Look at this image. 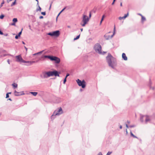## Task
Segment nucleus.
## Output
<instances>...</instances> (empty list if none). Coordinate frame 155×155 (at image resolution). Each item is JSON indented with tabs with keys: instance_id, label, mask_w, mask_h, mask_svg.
I'll use <instances>...</instances> for the list:
<instances>
[{
	"instance_id": "obj_30",
	"label": "nucleus",
	"mask_w": 155,
	"mask_h": 155,
	"mask_svg": "<svg viewBox=\"0 0 155 155\" xmlns=\"http://www.w3.org/2000/svg\"><path fill=\"white\" fill-rule=\"evenodd\" d=\"M4 3V1H3V2H2L1 3V5H0V8L3 6V5Z\"/></svg>"
},
{
	"instance_id": "obj_35",
	"label": "nucleus",
	"mask_w": 155,
	"mask_h": 155,
	"mask_svg": "<svg viewBox=\"0 0 155 155\" xmlns=\"http://www.w3.org/2000/svg\"><path fill=\"white\" fill-rule=\"evenodd\" d=\"M41 8H40V7L39 6V9H37V11H41Z\"/></svg>"
},
{
	"instance_id": "obj_54",
	"label": "nucleus",
	"mask_w": 155,
	"mask_h": 155,
	"mask_svg": "<svg viewBox=\"0 0 155 155\" xmlns=\"http://www.w3.org/2000/svg\"><path fill=\"white\" fill-rule=\"evenodd\" d=\"M6 51L5 50H3L2 51V52H3V53L5 52H6Z\"/></svg>"
},
{
	"instance_id": "obj_49",
	"label": "nucleus",
	"mask_w": 155,
	"mask_h": 155,
	"mask_svg": "<svg viewBox=\"0 0 155 155\" xmlns=\"http://www.w3.org/2000/svg\"><path fill=\"white\" fill-rule=\"evenodd\" d=\"M115 1V0H114L113 2L112 3V5H113L114 4Z\"/></svg>"
},
{
	"instance_id": "obj_6",
	"label": "nucleus",
	"mask_w": 155,
	"mask_h": 155,
	"mask_svg": "<svg viewBox=\"0 0 155 155\" xmlns=\"http://www.w3.org/2000/svg\"><path fill=\"white\" fill-rule=\"evenodd\" d=\"M76 81L78 84V85L79 86H81L83 88H84L85 87L86 82L84 80H83L82 81H81L80 80L78 79L76 80Z\"/></svg>"
},
{
	"instance_id": "obj_11",
	"label": "nucleus",
	"mask_w": 155,
	"mask_h": 155,
	"mask_svg": "<svg viewBox=\"0 0 155 155\" xmlns=\"http://www.w3.org/2000/svg\"><path fill=\"white\" fill-rule=\"evenodd\" d=\"M17 59L16 61L18 62H22L23 59L21 57V55H18L15 57Z\"/></svg>"
},
{
	"instance_id": "obj_47",
	"label": "nucleus",
	"mask_w": 155,
	"mask_h": 155,
	"mask_svg": "<svg viewBox=\"0 0 155 155\" xmlns=\"http://www.w3.org/2000/svg\"><path fill=\"white\" fill-rule=\"evenodd\" d=\"M7 62L9 64H10V60L9 59L7 60Z\"/></svg>"
},
{
	"instance_id": "obj_5",
	"label": "nucleus",
	"mask_w": 155,
	"mask_h": 155,
	"mask_svg": "<svg viewBox=\"0 0 155 155\" xmlns=\"http://www.w3.org/2000/svg\"><path fill=\"white\" fill-rule=\"evenodd\" d=\"M94 49L95 51L100 54H102L101 47V45L98 44H96L94 47Z\"/></svg>"
},
{
	"instance_id": "obj_60",
	"label": "nucleus",
	"mask_w": 155,
	"mask_h": 155,
	"mask_svg": "<svg viewBox=\"0 0 155 155\" xmlns=\"http://www.w3.org/2000/svg\"><path fill=\"white\" fill-rule=\"evenodd\" d=\"M80 30H81V31H83V28H81Z\"/></svg>"
},
{
	"instance_id": "obj_48",
	"label": "nucleus",
	"mask_w": 155,
	"mask_h": 155,
	"mask_svg": "<svg viewBox=\"0 0 155 155\" xmlns=\"http://www.w3.org/2000/svg\"><path fill=\"white\" fill-rule=\"evenodd\" d=\"M12 0H7V2L8 3L9 2L12 1Z\"/></svg>"
},
{
	"instance_id": "obj_2",
	"label": "nucleus",
	"mask_w": 155,
	"mask_h": 155,
	"mask_svg": "<svg viewBox=\"0 0 155 155\" xmlns=\"http://www.w3.org/2000/svg\"><path fill=\"white\" fill-rule=\"evenodd\" d=\"M106 59L109 65L112 68H114V58L110 54L106 57Z\"/></svg>"
},
{
	"instance_id": "obj_3",
	"label": "nucleus",
	"mask_w": 155,
	"mask_h": 155,
	"mask_svg": "<svg viewBox=\"0 0 155 155\" xmlns=\"http://www.w3.org/2000/svg\"><path fill=\"white\" fill-rule=\"evenodd\" d=\"M89 18L86 15L83 14L82 15V20L80 23L81 25L83 27L85 26L89 21Z\"/></svg>"
},
{
	"instance_id": "obj_53",
	"label": "nucleus",
	"mask_w": 155,
	"mask_h": 155,
	"mask_svg": "<svg viewBox=\"0 0 155 155\" xmlns=\"http://www.w3.org/2000/svg\"><path fill=\"white\" fill-rule=\"evenodd\" d=\"M66 76L67 77H68V76H69V74L68 73H67Z\"/></svg>"
},
{
	"instance_id": "obj_13",
	"label": "nucleus",
	"mask_w": 155,
	"mask_h": 155,
	"mask_svg": "<svg viewBox=\"0 0 155 155\" xmlns=\"http://www.w3.org/2000/svg\"><path fill=\"white\" fill-rule=\"evenodd\" d=\"M122 58L124 60L126 61L127 60V58L124 53H123L122 54Z\"/></svg>"
},
{
	"instance_id": "obj_20",
	"label": "nucleus",
	"mask_w": 155,
	"mask_h": 155,
	"mask_svg": "<svg viewBox=\"0 0 155 155\" xmlns=\"http://www.w3.org/2000/svg\"><path fill=\"white\" fill-rule=\"evenodd\" d=\"M115 26H114V33H113V35H111V36H110V38H112L113 36H114V35L115 34Z\"/></svg>"
},
{
	"instance_id": "obj_12",
	"label": "nucleus",
	"mask_w": 155,
	"mask_h": 155,
	"mask_svg": "<svg viewBox=\"0 0 155 155\" xmlns=\"http://www.w3.org/2000/svg\"><path fill=\"white\" fill-rule=\"evenodd\" d=\"M22 63H28L29 64L28 65H31L33 63H35V61H25L24 60H23V61L22 62Z\"/></svg>"
},
{
	"instance_id": "obj_26",
	"label": "nucleus",
	"mask_w": 155,
	"mask_h": 155,
	"mask_svg": "<svg viewBox=\"0 0 155 155\" xmlns=\"http://www.w3.org/2000/svg\"><path fill=\"white\" fill-rule=\"evenodd\" d=\"M80 36V35H79L77 36L76 38L74 39V40H76L78 39L79 38Z\"/></svg>"
},
{
	"instance_id": "obj_50",
	"label": "nucleus",
	"mask_w": 155,
	"mask_h": 155,
	"mask_svg": "<svg viewBox=\"0 0 155 155\" xmlns=\"http://www.w3.org/2000/svg\"><path fill=\"white\" fill-rule=\"evenodd\" d=\"M89 16V18H90L91 17V12L90 13Z\"/></svg>"
},
{
	"instance_id": "obj_21",
	"label": "nucleus",
	"mask_w": 155,
	"mask_h": 155,
	"mask_svg": "<svg viewBox=\"0 0 155 155\" xmlns=\"http://www.w3.org/2000/svg\"><path fill=\"white\" fill-rule=\"evenodd\" d=\"M12 21L13 22L16 23L17 21V19L16 18H14L13 19Z\"/></svg>"
},
{
	"instance_id": "obj_4",
	"label": "nucleus",
	"mask_w": 155,
	"mask_h": 155,
	"mask_svg": "<svg viewBox=\"0 0 155 155\" xmlns=\"http://www.w3.org/2000/svg\"><path fill=\"white\" fill-rule=\"evenodd\" d=\"M145 123L151 122L155 118V117L153 116L145 115Z\"/></svg>"
},
{
	"instance_id": "obj_63",
	"label": "nucleus",
	"mask_w": 155,
	"mask_h": 155,
	"mask_svg": "<svg viewBox=\"0 0 155 155\" xmlns=\"http://www.w3.org/2000/svg\"><path fill=\"white\" fill-rule=\"evenodd\" d=\"M120 5L121 6H122V2L120 3Z\"/></svg>"
},
{
	"instance_id": "obj_16",
	"label": "nucleus",
	"mask_w": 155,
	"mask_h": 155,
	"mask_svg": "<svg viewBox=\"0 0 155 155\" xmlns=\"http://www.w3.org/2000/svg\"><path fill=\"white\" fill-rule=\"evenodd\" d=\"M145 116H142L140 117V121L143 122L144 121V119H145Z\"/></svg>"
},
{
	"instance_id": "obj_40",
	"label": "nucleus",
	"mask_w": 155,
	"mask_h": 155,
	"mask_svg": "<svg viewBox=\"0 0 155 155\" xmlns=\"http://www.w3.org/2000/svg\"><path fill=\"white\" fill-rule=\"evenodd\" d=\"M18 37H19V36H18V35H16L15 36V39H18Z\"/></svg>"
},
{
	"instance_id": "obj_55",
	"label": "nucleus",
	"mask_w": 155,
	"mask_h": 155,
	"mask_svg": "<svg viewBox=\"0 0 155 155\" xmlns=\"http://www.w3.org/2000/svg\"><path fill=\"white\" fill-rule=\"evenodd\" d=\"M25 49H26V51H27V50H28L27 48L25 46Z\"/></svg>"
},
{
	"instance_id": "obj_62",
	"label": "nucleus",
	"mask_w": 155,
	"mask_h": 155,
	"mask_svg": "<svg viewBox=\"0 0 155 155\" xmlns=\"http://www.w3.org/2000/svg\"><path fill=\"white\" fill-rule=\"evenodd\" d=\"M8 100L10 101H12V100L11 98H9V99H8Z\"/></svg>"
},
{
	"instance_id": "obj_46",
	"label": "nucleus",
	"mask_w": 155,
	"mask_h": 155,
	"mask_svg": "<svg viewBox=\"0 0 155 155\" xmlns=\"http://www.w3.org/2000/svg\"><path fill=\"white\" fill-rule=\"evenodd\" d=\"M12 25H15V23L13 22L12 24H11Z\"/></svg>"
},
{
	"instance_id": "obj_39",
	"label": "nucleus",
	"mask_w": 155,
	"mask_h": 155,
	"mask_svg": "<svg viewBox=\"0 0 155 155\" xmlns=\"http://www.w3.org/2000/svg\"><path fill=\"white\" fill-rule=\"evenodd\" d=\"M97 155H103L101 152H100Z\"/></svg>"
},
{
	"instance_id": "obj_43",
	"label": "nucleus",
	"mask_w": 155,
	"mask_h": 155,
	"mask_svg": "<svg viewBox=\"0 0 155 155\" xmlns=\"http://www.w3.org/2000/svg\"><path fill=\"white\" fill-rule=\"evenodd\" d=\"M65 8H64L60 12H61V13L65 9Z\"/></svg>"
},
{
	"instance_id": "obj_24",
	"label": "nucleus",
	"mask_w": 155,
	"mask_h": 155,
	"mask_svg": "<svg viewBox=\"0 0 155 155\" xmlns=\"http://www.w3.org/2000/svg\"><path fill=\"white\" fill-rule=\"evenodd\" d=\"M119 19L120 20H121L122 19H125V18L124 16L123 17H119Z\"/></svg>"
},
{
	"instance_id": "obj_25",
	"label": "nucleus",
	"mask_w": 155,
	"mask_h": 155,
	"mask_svg": "<svg viewBox=\"0 0 155 155\" xmlns=\"http://www.w3.org/2000/svg\"><path fill=\"white\" fill-rule=\"evenodd\" d=\"M129 15V12H128L126 14H125L124 17L125 18L126 17H127Z\"/></svg>"
},
{
	"instance_id": "obj_22",
	"label": "nucleus",
	"mask_w": 155,
	"mask_h": 155,
	"mask_svg": "<svg viewBox=\"0 0 155 155\" xmlns=\"http://www.w3.org/2000/svg\"><path fill=\"white\" fill-rule=\"evenodd\" d=\"M142 21H145L146 20L145 18L143 16H142Z\"/></svg>"
},
{
	"instance_id": "obj_7",
	"label": "nucleus",
	"mask_w": 155,
	"mask_h": 155,
	"mask_svg": "<svg viewBox=\"0 0 155 155\" xmlns=\"http://www.w3.org/2000/svg\"><path fill=\"white\" fill-rule=\"evenodd\" d=\"M62 109L60 108H59L58 110H55L54 111L53 114V115L51 116V118H52V117L54 116H56V115H59L60 114H62Z\"/></svg>"
},
{
	"instance_id": "obj_57",
	"label": "nucleus",
	"mask_w": 155,
	"mask_h": 155,
	"mask_svg": "<svg viewBox=\"0 0 155 155\" xmlns=\"http://www.w3.org/2000/svg\"><path fill=\"white\" fill-rule=\"evenodd\" d=\"M122 126L121 125H120V129H121L122 128Z\"/></svg>"
},
{
	"instance_id": "obj_19",
	"label": "nucleus",
	"mask_w": 155,
	"mask_h": 155,
	"mask_svg": "<svg viewBox=\"0 0 155 155\" xmlns=\"http://www.w3.org/2000/svg\"><path fill=\"white\" fill-rule=\"evenodd\" d=\"M30 93L34 96H36L38 94V93L37 92H30Z\"/></svg>"
},
{
	"instance_id": "obj_15",
	"label": "nucleus",
	"mask_w": 155,
	"mask_h": 155,
	"mask_svg": "<svg viewBox=\"0 0 155 155\" xmlns=\"http://www.w3.org/2000/svg\"><path fill=\"white\" fill-rule=\"evenodd\" d=\"M7 55H10V56H12V55H11L10 54H2V55H1L0 56V58L2 57L6 56Z\"/></svg>"
},
{
	"instance_id": "obj_29",
	"label": "nucleus",
	"mask_w": 155,
	"mask_h": 155,
	"mask_svg": "<svg viewBox=\"0 0 155 155\" xmlns=\"http://www.w3.org/2000/svg\"><path fill=\"white\" fill-rule=\"evenodd\" d=\"M22 29H22L21 31L18 33V36L19 37H20V35L21 34V33H22Z\"/></svg>"
},
{
	"instance_id": "obj_51",
	"label": "nucleus",
	"mask_w": 155,
	"mask_h": 155,
	"mask_svg": "<svg viewBox=\"0 0 155 155\" xmlns=\"http://www.w3.org/2000/svg\"><path fill=\"white\" fill-rule=\"evenodd\" d=\"M126 127L127 128H128L129 127V126H128V125L127 124H126Z\"/></svg>"
},
{
	"instance_id": "obj_31",
	"label": "nucleus",
	"mask_w": 155,
	"mask_h": 155,
	"mask_svg": "<svg viewBox=\"0 0 155 155\" xmlns=\"http://www.w3.org/2000/svg\"><path fill=\"white\" fill-rule=\"evenodd\" d=\"M4 16L3 15H2L0 16V18L1 19L3 18Z\"/></svg>"
},
{
	"instance_id": "obj_64",
	"label": "nucleus",
	"mask_w": 155,
	"mask_h": 155,
	"mask_svg": "<svg viewBox=\"0 0 155 155\" xmlns=\"http://www.w3.org/2000/svg\"><path fill=\"white\" fill-rule=\"evenodd\" d=\"M35 0L37 1V2H38L37 4L38 5V0Z\"/></svg>"
},
{
	"instance_id": "obj_38",
	"label": "nucleus",
	"mask_w": 155,
	"mask_h": 155,
	"mask_svg": "<svg viewBox=\"0 0 155 155\" xmlns=\"http://www.w3.org/2000/svg\"><path fill=\"white\" fill-rule=\"evenodd\" d=\"M135 126L134 125H132L130 126H129V127L131 128V127H134Z\"/></svg>"
},
{
	"instance_id": "obj_1",
	"label": "nucleus",
	"mask_w": 155,
	"mask_h": 155,
	"mask_svg": "<svg viewBox=\"0 0 155 155\" xmlns=\"http://www.w3.org/2000/svg\"><path fill=\"white\" fill-rule=\"evenodd\" d=\"M53 76L59 77L58 72L56 71H43L42 72V74L40 75V77L42 78H46Z\"/></svg>"
},
{
	"instance_id": "obj_8",
	"label": "nucleus",
	"mask_w": 155,
	"mask_h": 155,
	"mask_svg": "<svg viewBox=\"0 0 155 155\" xmlns=\"http://www.w3.org/2000/svg\"><path fill=\"white\" fill-rule=\"evenodd\" d=\"M60 34L59 31H54L53 32H49L48 35L51 36H55L58 37Z\"/></svg>"
},
{
	"instance_id": "obj_52",
	"label": "nucleus",
	"mask_w": 155,
	"mask_h": 155,
	"mask_svg": "<svg viewBox=\"0 0 155 155\" xmlns=\"http://www.w3.org/2000/svg\"><path fill=\"white\" fill-rule=\"evenodd\" d=\"M127 123H128V124H129L130 123V121H128V120H127Z\"/></svg>"
},
{
	"instance_id": "obj_45",
	"label": "nucleus",
	"mask_w": 155,
	"mask_h": 155,
	"mask_svg": "<svg viewBox=\"0 0 155 155\" xmlns=\"http://www.w3.org/2000/svg\"><path fill=\"white\" fill-rule=\"evenodd\" d=\"M61 12H60L59 14H58V15L57 16V17L56 18V20L57 21V18H58V17L59 16V15H60V14H61Z\"/></svg>"
},
{
	"instance_id": "obj_27",
	"label": "nucleus",
	"mask_w": 155,
	"mask_h": 155,
	"mask_svg": "<svg viewBox=\"0 0 155 155\" xmlns=\"http://www.w3.org/2000/svg\"><path fill=\"white\" fill-rule=\"evenodd\" d=\"M130 134L131 136L133 137H134L137 138V137L135 136V135H134L131 131L130 132Z\"/></svg>"
},
{
	"instance_id": "obj_32",
	"label": "nucleus",
	"mask_w": 155,
	"mask_h": 155,
	"mask_svg": "<svg viewBox=\"0 0 155 155\" xmlns=\"http://www.w3.org/2000/svg\"><path fill=\"white\" fill-rule=\"evenodd\" d=\"M112 153V152H108L106 155H110Z\"/></svg>"
},
{
	"instance_id": "obj_44",
	"label": "nucleus",
	"mask_w": 155,
	"mask_h": 155,
	"mask_svg": "<svg viewBox=\"0 0 155 155\" xmlns=\"http://www.w3.org/2000/svg\"><path fill=\"white\" fill-rule=\"evenodd\" d=\"M61 12H60L59 14H58V15L57 16V17L56 18V20L57 21V18H58V17L59 16V15H60V14H61Z\"/></svg>"
},
{
	"instance_id": "obj_33",
	"label": "nucleus",
	"mask_w": 155,
	"mask_h": 155,
	"mask_svg": "<svg viewBox=\"0 0 155 155\" xmlns=\"http://www.w3.org/2000/svg\"><path fill=\"white\" fill-rule=\"evenodd\" d=\"M41 14L43 15H45L46 14L45 12H41Z\"/></svg>"
},
{
	"instance_id": "obj_59",
	"label": "nucleus",
	"mask_w": 155,
	"mask_h": 155,
	"mask_svg": "<svg viewBox=\"0 0 155 155\" xmlns=\"http://www.w3.org/2000/svg\"><path fill=\"white\" fill-rule=\"evenodd\" d=\"M138 15H140L141 16H143L141 14H138Z\"/></svg>"
},
{
	"instance_id": "obj_17",
	"label": "nucleus",
	"mask_w": 155,
	"mask_h": 155,
	"mask_svg": "<svg viewBox=\"0 0 155 155\" xmlns=\"http://www.w3.org/2000/svg\"><path fill=\"white\" fill-rule=\"evenodd\" d=\"M44 57L46 58H48L49 59L51 60L52 57V56H48V55H45L44 56Z\"/></svg>"
},
{
	"instance_id": "obj_18",
	"label": "nucleus",
	"mask_w": 155,
	"mask_h": 155,
	"mask_svg": "<svg viewBox=\"0 0 155 155\" xmlns=\"http://www.w3.org/2000/svg\"><path fill=\"white\" fill-rule=\"evenodd\" d=\"M12 85L13 86V87L14 88H16L17 87L18 85L17 84L14 83L12 84Z\"/></svg>"
},
{
	"instance_id": "obj_9",
	"label": "nucleus",
	"mask_w": 155,
	"mask_h": 155,
	"mask_svg": "<svg viewBox=\"0 0 155 155\" xmlns=\"http://www.w3.org/2000/svg\"><path fill=\"white\" fill-rule=\"evenodd\" d=\"M51 61H54L55 63L58 64L60 63V59L55 56H52Z\"/></svg>"
},
{
	"instance_id": "obj_42",
	"label": "nucleus",
	"mask_w": 155,
	"mask_h": 155,
	"mask_svg": "<svg viewBox=\"0 0 155 155\" xmlns=\"http://www.w3.org/2000/svg\"><path fill=\"white\" fill-rule=\"evenodd\" d=\"M43 18V16H41L39 17V18L40 19Z\"/></svg>"
},
{
	"instance_id": "obj_58",
	"label": "nucleus",
	"mask_w": 155,
	"mask_h": 155,
	"mask_svg": "<svg viewBox=\"0 0 155 155\" xmlns=\"http://www.w3.org/2000/svg\"><path fill=\"white\" fill-rule=\"evenodd\" d=\"M7 93L8 94H11V92H8V93Z\"/></svg>"
},
{
	"instance_id": "obj_34",
	"label": "nucleus",
	"mask_w": 155,
	"mask_h": 155,
	"mask_svg": "<svg viewBox=\"0 0 155 155\" xmlns=\"http://www.w3.org/2000/svg\"><path fill=\"white\" fill-rule=\"evenodd\" d=\"M105 15H103V16H102V18L101 19V20H102V21H103L104 20V18L105 17Z\"/></svg>"
},
{
	"instance_id": "obj_36",
	"label": "nucleus",
	"mask_w": 155,
	"mask_h": 155,
	"mask_svg": "<svg viewBox=\"0 0 155 155\" xmlns=\"http://www.w3.org/2000/svg\"><path fill=\"white\" fill-rule=\"evenodd\" d=\"M9 97V94H8L7 93L6 94V98H8Z\"/></svg>"
},
{
	"instance_id": "obj_37",
	"label": "nucleus",
	"mask_w": 155,
	"mask_h": 155,
	"mask_svg": "<svg viewBox=\"0 0 155 155\" xmlns=\"http://www.w3.org/2000/svg\"><path fill=\"white\" fill-rule=\"evenodd\" d=\"M66 81V78H65L64 80L63 83L64 84H65Z\"/></svg>"
},
{
	"instance_id": "obj_14",
	"label": "nucleus",
	"mask_w": 155,
	"mask_h": 155,
	"mask_svg": "<svg viewBox=\"0 0 155 155\" xmlns=\"http://www.w3.org/2000/svg\"><path fill=\"white\" fill-rule=\"evenodd\" d=\"M104 37L106 40H108L110 38V36L108 35H105Z\"/></svg>"
},
{
	"instance_id": "obj_41",
	"label": "nucleus",
	"mask_w": 155,
	"mask_h": 155,
	"mask_svg": "<svg viewBox=\"0 0 155 155\" xmlns=\"http://www.w3.org/2000/svg\"><path fill=\"white\" fill-rule=\"evenodd\" d=\"M3 33L0 30V35H3Z\"/></svg>"
},
{
	"instance_id": "obj_56",
	"label": "nucleus",
	"mask_w": 155,
	"mask_h": 155,
	"mask_svg": "<svg viewBox=\"0 0 155 155\" xmlns=\"http://www.w3.org/2000/svg\"><path fill=\"white\" fill-rule=\"evenodd\" d=\"M102 21H102V20H101V21L100 22V25H101V23H102Z\"/></svg>"
},
{
	"instance_id": "obj_23",
	"label": "nucleus",
	"mask_w": 155,
	"mask_h": 155,
	"mask_svg": "<svg viewBox=\"0 0 155 155\" xmlns=\"http://www.w3.org/2000/svg\"><path fill=\"white\" fill-rule=\"evenodd\" d=\"M42 53V51H40L36 53H35L33 54V55H36L38 54Z\"/></svg>"
},
{
	"instance_id": "obj_10",
	"label": "nucleus",
	"mask_w": 155,
	"mask_h": 155,
	"mask_svg": "<svg viewBox=\"0 0 155 155\" xmlns=\"http://www.w3.org/2000/svg\"><path fill=\"white\" fill-rule=\"evenodd\" d=\"M24 94L23 91L18 92L15 90L14 92V94L15 96H19L24 95Z\"/></svg>"
},
{
	"instance_id": "obj_28",
	"label": "nucleus",
	"mask_w": 155,
	"mask_h": 155,
	"mask_svg": "<svg viewBox=\"0 0 155 155\" xmlns=\"http://www.w3.org/2000/svg\"><path fill=\"white\" fill-rule=\"evenodd\" d=\"M16 1V0H15V2L12 3V4L11 5V6H13L15 5V4Z\"/></svg>"
},
{
	"instance_id": "obj_61",
	"label": "nucleus",
	"mask_w": 155,
	"mask_h": 155,
	"mask_svg": "<svg viewBox=\"0 0 155 155\" xmlns=\"http://www.w3.org/2000/svg\"><path fill=\"white\" fill-rule=\"evenodd\" d=\"M22 43L23 44H24V45H25V43L24 41H22Z\"/></svg>"
}]
</instances>
